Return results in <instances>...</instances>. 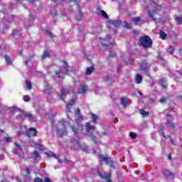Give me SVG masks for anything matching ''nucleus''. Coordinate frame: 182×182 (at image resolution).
<instances>
[{
    "instance_id": "obj_38",
    "label": "nucleus",
    "mask_w": 182,
    "mask_h": 182,
    "mask_svg": "<svg viewBox=\"0 0 182 182\" xmlns=\"http://www.w3.org/2000/svg\"><path fill=\"white\" fill-rule=\"evenodd\" d=\"M4 140L6 143H12V137L6 136L4 137Z\"/></svg>"
},
{
    "instance_id": "obj_7",
    "label": "nucleus",
    "mask_w": 182,
    "mask_h": 182,
    "mask_svg": "<svg viewBox=\"0 0 182 182\" xmlns=\"http://www.w3.org/2000/svg\"><path fill=\"white\" fill-rule=\"evenodd\" d=\"M64 67L60 68V70L58 73H55V76L57 77H61L63 76V75H69V71L68 70V68H69V65H68V63L66 61H63Z\"/></svg>"
},
{
    "instance_id": "obj_23",
    "label": "nucleus",
    "mask_w": 182,
    "mask_h": 182,
    "mask_svg": "<svg viewBox=\"0 0 182 182\" xmlns=\"http://www.w3.org/2000/svg\"><path fill=\"white\" fill-rule=\"evenodd\" d=\"M33 160L35 161H36V160H38V159H41V154H39V152L38 151H34L33 152Z\"/></svg>"
},
{
    "instance_id": "obj_27",
    "label": "nucleus",
    "mask_w": 182,
    "mask_h": 182,
    "mask_svg": "<svg viewBox=\"0 0 182 182\" xmlns=\"http://www.w3.org/2000/svg\"><path fill=\"white\" fill-rule=\"evenodd\" d=\"M45 154L48 156V157H55V159H58V156H56V154H53L52 151L46 152Z\"/></svg>"
},
{
    "instance_id": "obj_9",
    "label": "nucleus",
    "mask_w": 182,
    "mask_h": 182,
    "mask_svg": "<svg viewBox=\"0 0 182 182\" xmlns=\"http://www.w3.org/2000/svg\"><path fill=\"white\" fill-rule=\"evenodd\" d=\"M73 92V90H72V87H65L63 88L60 93V97L61 100H65V98H63V97L72 93Z\"/></svg>"
},
{
    "instance_id": "obj_18",
    "label": "nucleus",
    "mask_w": 182,
    "mask_h": 182,
    "mask_svg": "<svg viewBox=\"0 0 182 182\" xmlns=\"http://www.w3.org/2000/svg\"><path fill=\"white\" fill-rule=\"evenodd\" d=\"M143 80V77L141 75L137 74L135 77V82L136 85H140Z\"/></svg>"
},
{
    "instance_id": "obj_36",
    "label": "nucleus",
    "mask_w": 182,
    "mask_h": 182,
    "mask_svg": "<svg viewBox=\"0 0 182 182\" xmlns=\"http://www.w3.org/2000/svg\"><path fill=\"white\" fill-rule=\"evenodd\" d=\"M159 35L161 38V39H166V37L167 36V34L164 33V31H160Z\"/></svg>"
},
{
    "instance_id": "obj_1",
    "label": "nucleus",
    "mask_w": 182,
    "mask_h": 182,
    "mask_svg": "<svg viewBox=\"0 0 182 182\" xmlns=\"http://www.w3.org/2000/svg\"><path fill=\"white\" fill-rule=\"evenodd\" d=\"M66 123L63 122H59L56 126L57 134L60 135V137L66 136L68 132L66 131Z\"/></svg>"
},
{
    "instance_id": "obj_61",
    "label": "nucleus",
    "mask_w": 182,
    "mask_h": 182,
    "mask_svg": "<svg viewBox=\"0 0 182 182\" xmlns=\"http://www.w3.org/2000/svg\"><path fill=\"white\" fill-rule=\"evenodd\" d=\"M121 69H122V67L119 66V67L118 68V69H117L118 72H120V70H121Z\"/></svg>"
},
{
    "instance_id": "obj_45",
    "label": "nucleus",
    "mask_w": 182,
    "mask_h": 182,
    "mask_svg": "<svg viewBox=\"0 0 182 182\" xmlns=\"http://www.w3.org/2000/svg\"><path fill=\"white\" fill-rule=\"evenodd\" d=\"M108 56H109V58H114V56H116V53H114L112 52V51H109Z\"/></svg>"
},
{
    "instance_id": "obj_5",
    "label": "nucleus",
    "mask_w": 182,
    "mask_h": 182,
    "mask_svg": "<svg viewBox=\"0 0 182 182\" xmlns=\"http://www.w3.org/2000/svg\"><path fill=\"white\" fill-rule=\"evenodd\" d=\"M100 41L103 46L106 48L114 46V41L112 40L111 36H107L106 38H100Z\"/></svg>"
},
{
    "instance_id": "obj_47",
    "label": "nucleus",
    "mask_w": 182,
    "mask_h": 182,
    "mask_svg": "<svg viewBox=\"0 0 182 182\" xmlns=\"http://www.w3.org/2000/svg\"><path fill=\"white\" fill-rule=\"evenodd\" d=\"M80 109H77L75 111V117H77V116H80Z\"/></svg>"
},
{
    "instance_id": "obj_59",
    "label": "nucleus",
    "mask_w": 182,
    "mask_h": 182,
    "mask_svg": "<svg viewBox=\"0 0 182 182\" xmlns=\"http://www.w3.org/2000/svg\"><path fill=\"white\" fill-rule=\"evenodd\" d=\"M168 159L169 160H171V154L168 155Z\"/></svg>"
},
{
    "instance_id": "obj_60",
    "label": "nucleus",
    "mask_w": 182,
    "mask_h": 182,
    "mask_svg": "<svg viewBox=\"0 0 182 182\" xmlns=\"http://www.w3.org/2000/svg\"><path fill=\"white\" fill-rule=\"evenodd\" d=\"M28 1H29V2L33 3V2H35L36 0H28Z\"/></svg>"
},
{
    "instance_id": "obj_35",
    "label": "nucleus",
    "mask_w": 182,
    "mask_h": 182,
    "mask_svg": "<svg viewBox=\"0 0 182 182\" xmlns=\"http://www.w3.org/2000/svg\"><path fill=\"white\" fill-rule=\"evenodd\" d=\"M14 146H16V150H19L20 151H23V150L22 149V146H21V145H19L18 143L15 142Z\"/></svg>"
},
{
    "instance_id": "obj_37",
    "label": "nucleus",
    "mask_w": 182,
    "mask_h": 182,
    "mask_svg": "<svg viewBox=\"0 0 182 182\" xmlns=\"http://www.w3.org/2000/svg\"><path fill=\"white\" fill-rule=\"evenodd\" d=\"M26 85L28 90H31V89H32V83H31V81H26Z\"/></svg>"
},
{
    "instance_id": "obj_64",
    "label": "nucleus",
    "mask_w": 182,
    "mask_h": 182,
    "mask_svg": "<svg viewBox=\"0 0 182 182\" xmlns=\"http://www.w3.org/2000/svg\"><path fill=\"white\" fill-rule=\"evenodd\" d=\"M107 182H112V181H110V179H107Z\"/></svg>"
},
{
    "instance_id": "obj_42",
    "label": "nucleus",
    "mask_w": 182,
    "mask_h": 182,
    "mask_svg": "<svg viewBox=\"0 0 182 182\" xmlns=\"http://www.w3.org/2000/svg\"><path fill=\"white\" fill-rule=\"evenodd\" d=\"M24 102H29L31 100V97L29 95H25L23 97Z\"/></svg>"
},
{
    "instance_id": "obj_63",
    "label": "nucleus",
    "mask_w": 182,
    "mask_h": 182,
    "mask_svg": "<svg viewBox=\"0 0 182 182\" xmlns=\"http://www.w3.org/2000/svg\"><path fill=\"white\" fill-rule=\"evenodd\" d=\"M167 117H171V116L170 115V114H166Z\"/></svg>"
},
{
    "instance_id": "obj_4",
    "label": "nucleus",
    "mask_w": 182,
    "mask_h": 182,
    "mask_svg": "<svg viewBox=\"0 0 182 182\" xmlns=\"http://www.w3.org/2000/svg\"><path fill=\"white\" fill-rule=\"evenodd\" d=\"M86 129H87V136H89L90 137H91L94 143L97 144V141H96V136H93V132L90 133V132H95L96 127L92 126L90 124V122H87L86 124Z\"/></svg>"
},
{
    "instance_id": "obj_44",
    "label": "nucleus",
    "mask_w": 182,
    "mask_h": 182,
    "mask_svg": "<svg viewBox=\"0 0 182 182\" xmlns=\"http://www.w3.org/2000/svg\"><path fill=\"white\" fill-rule=\"evenodd\" d=\"M148 15H149V16H150V18H151L153 19V21H154V22H156V18H154V17L153 16L154 14H151L150 10L148 11Z\"/></svg>"
},
{
    "instance_id": "obj_22",
    "label": "nucleus",
    "mask_w": 182,
    "mask_h": 182,
    "mask_svg": "<svg viewBox=\"0 0 182 182\" xmlns=\"http://www.w3.org/2000/svg\"><path fill=\"white\" fill-rule=\"evenodd\" d=\"M77 21H80V19H85V16H83V14H82V11L80 9H79L78 14L75 16Z\"/></svg>"
},
{
    "instance_id": "obj_3",
    "label": "nucleus",
    "mask_w": 182,
    "mask_h": 182,
    "mask_svg": "<svg viewBox=\"0 0 182 182\" xmlns=\"http://www.w3.org/2000/svg\"><path fill=\"white\" fill-rule=\"evenodd\" d=\"M139 42L141 46L145 48V49H147V48H151V46H153V41H151V38H150V36H149L140 37Z\"/></svg>"
},
{
    "instance_id": "obj_43",
    "label": "nucleus",
    "mask_w": 182,
    "mask_h": 182,
    "mask_svg": "<svg viewBox=\"0 0 182 182\" xmlns=\"http://www.w3.org/2000/svg\"><path fill=\"white\" fill-rule=\"evenodd\" d=\"M18 110H20L19 108L15 107H14L11 109V113H15V112H18Z\"/></svg>"
},
{
    "instance_id": "obj_6",
    "label": "nucleus",
    "mask_w": 182,
    "mask_h": 182,
    "mask_svg": "<svg viewBox=\"0 0 182 182\" xmlns=\"http://www.w3.org/2000/svg\"><path fill=\"white\" fill-rule=\"evenodd\" d=\"M16 119L20 120H25V117H27L29 122H36V117L31 114V112H24L20 115H17Z\"/></svg>"
},
{
    "instance_id": "obj_12",
    "label": "nucleus",
    "mask_w": 182,
    "mask_h": 182,
    "mask_svg": "<svg viewBox=\"0 0 182 182\" xmlns=\"http://www.w3.org/2000/svg\"><path fill=\"white\" fill-rule=\"evenodd\" d=\"M86 92H87L86 85H81L80 87L78 89L77 93L80 95H84V93H86Z\"/></svg>"
},
{
    "instance_id": "obj_31",
    "label": "nucleus",
    "mask_w": 182,
    "mask_h": 182,
    "mask_svg": "<svg viewBox=\"0 0 182 182\" xmlns=\"http://www.w3.org/2000/svg\"><path fill=\"white\" fill-rule=\"evenodd\" d=\"M100 12L103 18H105V19H109V16L107 15V14H106V11L101 10Z\"/></svg>"
},
{
    "instance_id": "obj_41",
    "label": "nucleus",
    "mask_w": 182,
    "mask_h": 182,
    "mask_svg": "<svg viewBox=\"0 0 182 182\" xmlns=\"http://www.w3.org/2000/svg\"><path fill=\"white\" fill-rule=\"evenodd\" d=\"M176 21L179 25H182V17L181 16L176 17Z\"/></svg>"
},
{
    "instance_id": "obj_16",
    "label": "nucleus",
    "mask_w": 182,
    "mask_h": 182,
    "mask_svg": "<svg viewBox=\"0 0 182 182\" xmlns=\"http://www.w3.org/2000/svg\"><path fill=\"white\" fill-rule=\"evenodd\" d=\"M162 173L166 177H174V174L167 169H164Z\"/></svg>"
},
{
    "instance_id": "obj_46",
    "label": "nucleus",
    "mask_w": 182,
    "mask_h": 182,
    "mask_svg": "<svg viewBox=\"0 0 182 182\" xmlns=\"http://www.w3.org/2000/svg\"><path fill=\"white\" fill-rule=\"evenodd\" d=\"M76 118H77V122H82V120H83V116H82V115H78L76 117Z\"/></svg>"
},
{
    "instance_id": "obj_21",
    "label": "nucleus",
    "mask_w": 182,
    "mask_h": 182,
    "mask_svg": "<svg viewBox=\"0 0 182 182\" xmlns=\"http://www.w3.org/2000/svg\"><path fill=\"white\" fill-rule=\"evenodd\" d=\"M33 147H35V149H37L38 150H43V145L36 142H33Z\"/></svg>"
},
{
    "instance_id": "obj_39",
    "label": "nucleus",
    "mask_w": 182,
    "mask_h": 182,
    "mask_svg": "<svg viewBox=\"0 0 182 182\" xmlns=\"http://www.w3.org/2000/svg\"><path fill=\"white\" fill-rule=\"evenodd\" d=\"M97 119H99V117H97V115L95 114H92V122H94V123H96V120Z\"/></svg>"
},
{
    "instance_id": "obj_55",
    "label": "nucleus",
    "mask_w": 182,
    "mask_h": 182,
    "mask_svg": "<svg viewBox=\"0 0 182 182\" xmlns=\"http://www.w3.org/2000/svg\"><path fill=\"white\" fill-rule=\"evenodd\" d=\"M44 181L45 182H52V181H50V178H46Z\"/></svg>"
},
{
    "instance_id": "obj_58",
    "label": "nucleus",
    "mask_w": 182,
    "mask_h": 182,
    "mask_svg": "<svg viewBox=\"0 0 182 182\" xmlns=\"http://www.w3.org/2000/svg\"><path fill=\"white\" fill-rule=\"evenodd\" d=\"M178 99H179V100H180L181 102H182V95H179V96L178 97Z\"/></svg>"
},
{
    "instance_id": "obj_40",
    "label": "nucleus",
    "mask_w": 182,
    "mask_h": 182,
    "mask_svg": "<svg viewBox=\"0 0 182 182\" xmlns=\"http://www.w3.org/2000/svg\"><path fill=\"white\" fill-rule=\"evenodd\" d=\"M46 33H47V35H48V36H50V38H51V39H53V38H54V35H53V33H52L50 31H46Z\"/></svg>"
},
{
    "instance_id": "obj_15",
    "label": "nucleus",
    "mask_w": 182,
    "mask_h": 182,
    "mask_svg": "<svg viewBox=\"0 0 182 182\" xmlns=\"http://www.w3.org/2000/svg\"><path fill=\"white\" fill-rule=\"evenodd\" d=\"M141 70L143 72H149V66L146 62H144L140 66Z\"/></svg>"
},
{
    "instance_id": "obj_14",
    "label": "nucleus",
    "mask_w": 182,
    "mask_h": 182,
    "mask_svg": "<svg viewBox=\"0 0 182 182\" xmlns=\"http://www.w3.org/2000/svg\"><path fill=\"white\" fill-rule=\"evenodd\" d=\"M159 85L164 87V89H167V79L161 78L159 80Z\"/></svg>"
},
{
    "instance_id": "obj_50",
    "label": "nucleus",
    "mask_w": 182,
    "mask_h": 182,
    "mask_svg": "<svg viewBox=\"0 0 182 182\" xmlns=\"http://www.w3.org/2000/svg\"><path fill=\"white\" fill-rule=\"evenodd\" d=\"M34 182H43V181H42V178H36L34 180Z\"/></svg>"
},
{
    "instance_id": "obj_56",
    "label": "nucleus",
    "mask_w": 182,
    "mask_h": 182,
    "mask_svg": "<svg viewBox=\"0 0 182 182\" xmlns=\"http://www.w3.org/2000/svg\"><path fill=\"white\" fill-rule=\"evenodd\" d=\"M74 2H75L77 5H79V2H80V0H74Z\"/></svg>"
},
{
    "instance_id": "obj_57",
    "label": "nucleus",
    "mask_w": 182,
    "mask_h": 182,
    "mask_svg": "<svg viewBox=\"0 0 182 182\" xmlns=\"http://www.w3.org/2000/svg\"><path fill=\"white\" fill-rule=\"evenodd\" d=\"M170 140H171V144H173V145L176 144V142H174V140H173V139H171Z\"/></svg>"
},
{
    "instance_id": "obj_19",
    "label": "nucleus",
    "mask_w": 182,
    "mask_h": 182,
    "mask_svg": "<svg viewBox=\"0 0 182 182\" xmlns=\"http://www.w3.org/2000/svg\"><path fill=\"white\" fill-rule=\"evenodd\" d=\"M159 132L161 134V136H162L165 140L166 139H167V136L164 134V126L161 125V127H159Z\"/></svg>"
},
{
    "instance_id": "obj_54",
    "label": "nucleus",
    "mask_w": 182,
    "mask_h": 182,
    "mask_svg": "<svg viewBox=\"0 0 182 182\" xmlns=\"http://www.w3.org/2000/svg\"><path fill=\"white\" fill-rule=\"evenodd\" d=\"M69 160H68V159L65 158L64 160L63 161V162L60 163H69Z\"/></svg>"
},
{
    "instance_id": "obj_17",
    "label": "nucleus",
    "mask_w": 182,
    "mask_h": 182,
    "mask_svg": "<svg viewBox=\"0 0 182 182\" xmlns=\"http://www.w3.org/2000/svg\"><path fill=\"white\" fill-rule=\"evenodd\" d=\"M111 25H113V26H115V28H119L120 25H122V21L120 20H115L110 22Z\"/></svg>"
},
{
    "instance_id": "obj_30",
    "label": "nucleus",
    "mask_w": 182,
    "mask_h": 182,
    "mask_svg": "<svg viewBox=\"0 0 182 182\" xmlns=\"http://www.w3.org/2000/svg\"><path fill=\"white\" fill-rule=\"evenodd\" d=\"M168 53H170V55H173L174 53V47L170 46L167 49Z\"/></svg>"
},
{
    "instance_id": "obj_62",
    "label": "nucleus",
    "mask_w": 182,
    "mask_h": 182,
    "mask_svg": "<svg viewBox=\"0 0 182 182\" xmlns=\"http://www.w3.org/2000/svg\"><path fill=\"white\" fill-rule=\"evenodd\" d=\"M168 139H170V140H171V136H170V135H168Z\"/></svg>"
},
{
    "instance_id": "obj_28",
    "label": "nucleus",
    "mask_w": 182,
    "mask_h": 182,
    "mask_svg": "<svg viewBox=\"0 0 182 182\" xmlns=\"http://www.w3.org/2000/svg\"><path fill=\"white\" fill-rule=\"evenodd\" d=\"M93 70H95V68L93 67H90L87 68L86 75H92Z\"/></svg>"
},
{
    "instance_id": "obj_24",
    "label": "nucleus",
    "mask_w": 182,
    "mask_h": 182,
    "mask_svg": "<svg viewBox=\"0 0 182 182\" xmlns=\"http://www.w3.org/2000/svg\"><path fill=\"white\" fill-rule=\"evenodd\" d=\"M139 113H140V114L142 116V117H147V116H149V112H146L143 109H140L139 110Z\"/></svg>"
},
{
    "instance_id": "obj_51",
    "label": "nucleus",
    "mask_w": 182,
    "mask_h": 182,
    "mask_svg": "<svg viewBox=\"0 0 182 182\" xmlns=\"http://www.w3.org/2000/svg\"><path fill=\"white\" fill-rule=\"evenodd\" d=\"M31 62V58L26 60V66H29L28 63Z\"/></svg>"
},
{
    "instance_id": "obj_8",
    "label": "nucleus",
    "mask_w": 182,
    "mask_h": 182,
    "mask_svg": "<svg viewBox=\"0 0 182 182\" xmlns=\"http://www.w3.org/2000/svg\"><path fill=\"white\" fill-rule=\"evenodd\" d=\"M98 159L101 160V161H105L109 167H114L113 161L107 155H99Z\"/></svg>"
},
{
    "instance_id": "obj_53",
    "label": "nucleus",
    "mask_w": 182,
    "mask_h": 182,
    "mask_svg": "<svg viewBox=\"0 0 182 182\" xmlns=\"http://www.w3.org/2000/svg\"><path fill=\"white\" fill-rule=\"evenodd\" d=\"M129 65H133V60H128L126 61Z\"/></svg>"
},
{
    "instance_id": "obj_32",
    "label": "nucleus",
    "mask_w": 182,
    "mask_h": 182,
    "mask_svg": "<svg viewBox=\"0 0 182 182\" xmlns=\"http://www.w3.org/2000/svg\"><path fill=\"white\" fill-rule=\"evenodd\" d=\"M44 93L45 95H50V93H52V88H50V87L46 88L44 90Z\"/></svg>"
},
{
    "instance_id": "obj_13",
    "label": "nucleus",
    "mask_w": 182,
    "mask_h": 182,
    "mask_svg": "<svg viewBox=\"0 0 182 182\" xmlns=\"http://www.w3.org/2000/svg\"><path fill=\"white\" fill-rule=\"evenodd\" d=\"M75 105V100L72 99L70 102L66 105L67 108V114L70 113V106H73Z\"/></svg>"
},
{
    "instance_id": "obj_33",
    "label": "nucleus",
    "mask_w": 182,
    "mask_h": 182,
    "mask_svg": "<svg viewBox=\"0 0 182 182\" xmlns=\"http://www.w3.org/2000/svg\"><path fill=\"white\" fill-rule=\"evenodd\" d=\"M124 26L127 29H130L132 28V24L127 21H124Z\"/></svg>"
},
{
    "instance_id": "obj_52",
    "label": "nucleus",
    "mask_w": 182,
    "mask_h": 182,
    "mask_svg": "<svg viewBox=\"0 0 182 182\" xmlns=\"http://www.w3.org/2000/svg\"><path fill=\"white\" fill-rule=\"evenodd\" d=\"M26 171L28 176H29V174H31V171H29V168L26 167Z\"/></svg>"
},
{
    "instance_id": "obj_48",
    "label": "nucleus",
    "mask_w": 182,
    "mask_h": 182,
    "mask_svg": "<svg viewBox=\"0 0 182 182\" xmlns=\"http://www.w3.org/2000/svg\"><path fill=\"white\" fill-rule=\"evenodd\" d=\"M130 137H131V139H136V134H134L133 132H131L130 133Z\"/></svg>"
},
{
    "instance_id": "obj_29",
    "label": "nucleus",
    "mask_w": 182,
    "mask_h": 182,
    "mask_svg": "<svg viewBox=\"0 0 182 182\" xmlns=\"http://www.w3.org/2000/svg\"><path fill=\"white\" fill-rule=\"evenodd\" d=\"M50 56V53H49L48 50H45L42 55V58L43 59H46V58H49Z\"/></svg>"
},
{
    "instance_id": "obj_49",
    "label": "nucleus",
    "mask_w": 182,
    "mask_h": 182,
    "mask_svg": "<svg viewBox=\"0 0 182 182\" xmlns=\"http://www.w3.org/2000/svg\"><path fill=\"white\" fill-rule=\"evenodd\" d=\"M167 100V98L166 97H162L159 100L160 103H164Z\"/></svg>"
},
{
    "instance_id": "obj_26",
    "label": "nucleus",
    "mask_w": 182,
    "mask_h": 182,
    "mask_svg": "<svg viewBox=\"0 0 182 182\" xmlns=\"http://www.w3.org/2000/svg\"><path fill=\"white\" fill-rule=\"evenodd\" d=\"M6 65H12V61H11V58L8 55H4Z\"/></svg>"
},
{
    "instance_id": "obj_2",
    "label": "nucleus",
    "mask_w": 182,
    "mask_h": 182,
    "mask_svg": "<svg viewBox=\"0 0 182 182\" xmlns=\"http://www.w3.org/2000/svg\"><path fill=\"white\" fill-rule=\"evenodd\" d=\"M71 130L74 132L75 136H76L75 139L76 144H79V141L80 140L79 138V134L83 130V125L76 124L75 125L71 127Z\"/></svg>"
},
{
    "instance_id": "obj_10",
    "label": "nucleus",
    "mask_w": 182,
    "mask_h": 182,
    "mask_svg": "<svg viewBox=\"0 0 182 182\" xmlns=\"http://www.w3.org/2000/svg\"><path fill=\"white\" fill-rule=\"evenodd\" d=\"M37 134L36 128H30L25 132V135L27 136V137H35Z\"/></svg>"
},
{
    "instance_id": "obj_11",
    "label": "nucleus",
    "mask_w": 182,
    "mask_h": 182,
    "mask_svg": "<svg viewBox=\"0 0 182 182\" xmlns=\"http://www.w3.org/2000/svg\"><path fill=\"white\" fill-rule=\"evenodd\" d=\"M130 103V100H129V98L126 97L121 98V105H122L124 107H127V106H129Z\"/></svg>"
},
{
    "instance_id": "obj_25",
    "label": "nucleus",
    "mask_w": 182,
    "mask_h": 182,
    "mask_svg": "<svg viewBox=\"0 0 182 182\" xmlns=\"http://www.w3.org/2000/svg\"><path fill=\"white\" fill-rule=\"evenodd\" d=\"M132 21L135 23V25H139V22H141L140 17H134L132 19Z\"/></svg>"
},
{
    "instance_id": "obj_20",
    "label": "nucleus",
    "mask_w": 182,
    "mask_h": 182,
    "mask_svg": "<svg viewBox=\"0 0 182 182\" xmlns=\"http://www.w3.org/2000/svg\"><path fill=\"white\" fill-rule=\"evenodd\" d=\"M172 121H173L172 119H168L166 120L167 127H170L171 129H174L175 124H174V123L171 122Z\"/></svg>"
},
{
    "instance_id": "obj_34",
    "label": "nucleus",
    "mask_w": 182,
    "mask_h": 182,
    "mask_svg": "<svg viewBox=\"0 0 182 182\" xmlns=\"http://www.w3.org/2000/svg\"><path fill=\"white\" fill-rule=\"evenodd\" d=\"M16 35H18V36H21V35H22V33H21V31H17L16 30H14L12 32V36H14L15 38V36H16Z\"/></svg>"
}]
</instances>
